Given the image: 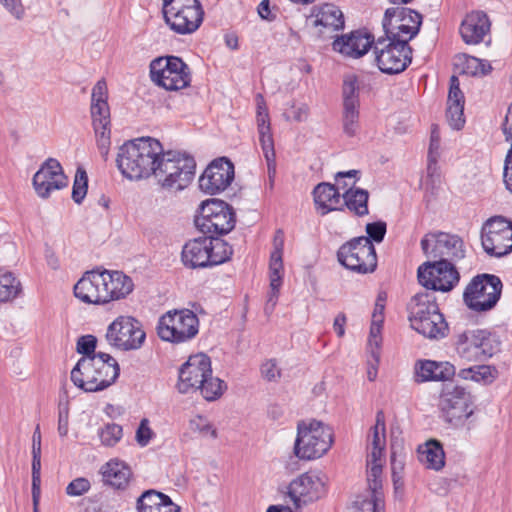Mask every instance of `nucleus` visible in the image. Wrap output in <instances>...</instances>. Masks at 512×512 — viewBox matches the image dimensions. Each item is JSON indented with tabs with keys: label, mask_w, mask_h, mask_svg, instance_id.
<instances>
[{
	"label": "nucleus",
	"mask_w": 512,
	"mask_h": 512,
	"mask_svg": "<svg viewBox=\"0 0 512 512\" xmlns=\"http://www.w3.org/2000/svg\"><path fill=\"white\" fill-rule=\"evenodd\" d=\"M161 154L162 145L158 140L151 137L133 139L119 147L117 167L127 179L148 178L155 172V165Z\"/></svg>",
	"instance_id": "f257e3e1"
},
{
	"label": "nucleus",
	"mask_w": 512,
	"mask_h": 512,
	"mask_svg": "<svg viewBox=\"0 0 512 512\" xmlns=\"http://www.w3.org/2000/svg\"><path fill=\"white\" fill-rule=\"evenodd\" d=\"M119 372L117 361L111 355L99 352L92 357L80 358L71 371V380L85 392H96L113 384Z\"/></svg>",
	"instance_id": "f03ea898"
},
{
	"label": "nucleus",
	"mask_w": 512,
	"mask_h": 512,
	"mask_svg": "<svg viewBox=\"0 0 512 512\" xmlns=\"http://www.w3.org/2000/svg\"><path fill=\"white\" fill-rule=\"evenodd\" d=\"M408 310L410 325L419 334L430 339L445 337L447 324L432 294H416L411 299Z\"/></svg>",
	"instance_id": "7ed1b4c3"
},
{
	"label": "nucleus",
	"mask_w": 512,
	"mask_h": 512,
	"mask_svg": "<svg viewBox=\"0 0 512 512\" xmlns=\"http://www.w3.org/2000/svg\"><path fill=\"white\" fill-rule=\"evenodd\" d=\"M332 444L333 431L328 425L315 419L298 422L293 452L299 460L318 459L328 452Z\"/></svg>",
	"instance_id": "20e7f679"
},
{
	"label": "nucleus",
	"mask_w": 512,
	"mask_h": 512,
	"mask_svg": "<svg viewBox=\"0 0 512 512\" xmlns=\"http://www.w3.org/2000/svg\"><path fill=\"white\" fill-rule=\"evenodd\" d=\"M195 167L196 163L192 156L179 151L164 152L162 150L153 176L164 188L182 190L193 180Z\"/></svg>",
	"instance_id": "39448f33"
},
{
	"label": "nucleus",
	"mask_w": 512,
	"mask_h": 512,
	"mask_svg": "<svg viewBox=\"0 0 512 512\" xmlns=\"http://www.w3.org/2000/svg\"><path fill=\"white\" fill-rule=\"evenodd\" d=\"M198 331V317L189 309L168 311L159 318L157 324L160 339L175 344L190 341Z\"/></svg>",
	"instance_id": "423d86ee"
},
{
	"label": "nucleus",
	"mask_w": 512,
	"mask_h": 512,
	"mask_svg": "<svg viewBox=\"0 0 512 512\" xmlns=\"http://www.w3.org/2000/svg\"><path fill=\"white\" fill-rule=\"evenodd\" d=\"M503 284L501 279L493 274L475 276L465 288L463 300L467 307L476 312H486L498 303Z\"/></svg>",
	"instance_id": "0eeeda50"
},
{
	"label": "nucleus",
	"mask_w": 512,
	"mask_h": 512,
	"mask_svg": "<svg viewBox=\"0 0 512 512\" xmlns=\"http://www.w3.org/2000/svg\"><path fill=\"white\" fill-rule=\"evenodd\" d=\"M235 213L226 202L210 199L201 203L195 218L196 227L209 236L225 235L235 226Z\"/></svg>",
	"instance_id": "6e6552de"
},
{
	"label": "nucleus",
	"mask_w": 512,
	"mask_h": 512,
	"mask_svg": "<svg viewBox=\"0 0 512 512\" xmlns=\"http://www.w3.org/2000/svg\"><path fill=\"white\" fill-rule=\"evenodd\" d=\"M439 408L442 419L453 428L463 427L473 415V400L463 387L446 384L441 392Z\"/></svg>",
	"instance_id": "1a4fd4ad"
},
{
	"label": "nucleus",
	"mask_w": 512,
	"mask_h": 512,
	"mask_svg": "<svg viewBox=\"0 0 512 512\" xmlns=\"http://www.w3.org/2000/svg\"><path fill=\"white\" fill-rule=\"evenodd\" d=\"M163 14L170 28L184 35L199 28L204 12L198 0H164Z\"/></svg>",
	"instance_id": "9d476101"
},
{
	"label": "nucleus",
	"mask_w": 512,
	"mask_h": 512,
	"mask_svg": "<svg viewBox=\"0 0 512 512\" xmlns=\"http://www.w3.org/2000/svg\"><path fill=\"white\" fill-rule=\"evenodd\" d=\"M151 80L166 90H180L191 82L188 65L176 56H161L150 63Z\"/></svg>",
	"instance_id": "9b49d317"
},
{
	"label": "nucleus",
	"mask_w": 512,
	"mask_h": 512,
	"mask_svg": "<svg viewBox=\"0 0 512 512\" xmlns=\"http://www.w3.org/2000/svg\"><path fill=\"white\" fill-rule=\"evenodd\" d=\"M421 23L422 16L418 12L397 6L386 9L382 26L386 38L409 45L408 42L419 32Z\"/></svg>",
	"instance_id": "f8f14e48"
},
{
	"label": "nucleus",
	"mask_w": 512,
	"mask_h": 512,
	"mask_svg": "<svg viewBox=\"0 0 512 512\" xmlns=\"http://www.w3.org/2000/svg\"><path fill=\"white\" fill-rule=\"evenodd\" d=\"M108 91L104 79L99 80L92 89L91 116L96 136L97 147L103 158L110 148V109L107 102Z\"/></svg>",
	"instance_id": "ddd939ff"
},
{
	"label": "nucleus",
	"mask_w": 512,
	"mask_h": 512,
	"mask_svg": "<svg viewBox=\"0 0 512 512\" xmlns=\"http://www.w3.org/2000/svg\"><path fill=\"white\" fill-rule=\"evenodd\" d=\"M457 355L466 362H483L499 349V342L488 331L466 330L457 336Z\"/></svg>",
	"instance_id": "4468645a"
},
{
	"label": "nucleus",
	"mask_w": 512,
	"mask_h": 512,
	"mask_svg": "<svg viewBox=\"0 0 512 512\" xmlns=\"http://www.w3.org/2000/svg\"><path fill=\"white\" fill-rule=\"evenodd\" d=\"M146 339V333L139 320L132 316H119L107 328L106 340L121 351L140 349Z\"/></svg>",
	"instance_id": "2eb2a0df"
},
{
	"label": "nucleus",
	"mask_w": 512,
	"mask_h": 512,
	"mask_svg": "<svg viewBox=\"0 0 512 512\" xmlns=\"http://www.w3.org/2000/svg\"><path fill=\"white\" fill-rule=\"evenodd\" d=\"M337 257L343 266L358 273L372 272L377 265L375 247L365 236L355 238L342 245L338 250Z\"/></svg>",
	"instance_id": "dca6fc26"
},
{
	"label": "nucleus",
	"mask_w": 512,
	"mask_h": 512,
	"mask_svg": "<svg viewBox=\"0 0 512 512\" xmlns=\"http://www.w3.org/2000/svg\"><path fill=\"white\" fill-rule=\"evenodd\" d=\"M375 62L381 72L398 74L404 71L412 60L409 45H403L386 37H379L373 45Z\"/></svg>",
	"instance_id": "f3484780"
},
{
	"label": "nucleus",
	"mask_w": 512,
	"mask_h": 512,
	"mask_svg": "<svg viewBox=\"0 0 512 512\" xmlns=\"http://www.w3.org/2000/svg\"><path fill=\"white\" fill-rule=\"evenodd\" d=\"M423 253L434 261L452 263L465 257V245L461 237L445 232L428 233L421 240Z\"/></svg>",
	"instance_id": "a211bd4d"
},
{
	"label": "nucleus",
	"mask_w": 512,
	"mask_h": 512,
	"mask_svg": "<svg viewBox=\"0 0 512 512\" xmlns=\"http://www.w3.org/2000/svg\"><path fill=\"white\" fill-rule=\"evenodd\" d=\"M481 242L491 256L502 257L512 252V221L504 216L489 218L482 227Z\"/></svg>",
	"instance_id": "6ab92c4d"
},
{
	"label": "nucleus",
	"mask_w": 512,
	"mask_h": 512,
	"mask_svg": "<svg viewBox=\"0 0 512 512\" xmlns=\"http://www.w3.org/2000/svg\"><path fill=\"white\" fill-rule=\"evenodd\" d=\"M455 266L447 261L426 262L418 268V281L427 289L448 292L459 282Z\"/></svg>",
	"instance_id": "aec40b11"
},
{
	"label": "nucleus",
	"mask_w": 512,
	"mask_h": 512,
	"mask_svg": "<svg viewBox=\"0 0 512 512\" xmlns=\"http://www.w3.org/2000/svg\"><path fill=\"white\" fill-rule=\"evenodd\" d=\"M257 129L259 141L263 150L264 157L267 162L268 182L266 188L273 190L276 175V161L274 151V141L271 133L270 118L268 108L262 95H257Z\"/></svg>",
	"instance_id": "412c9836"
},
{
	"label": "nucleus",
	"mask_w": 512,
	"mask_h": 512,
	"mask_svg": "<svg viewBox=\"0 0 512 512\" xmlns=\"http://www.w3.org/2000/svg\"><path fill=\"white\" fill-rule=\"evenodd\" d=\"M210 374H212L210 358L203 353L192 355L179 370L177 388L180 393L197 391Z\"/></svg>",
	"instance_id": "4be33fe9"
},
{
	"label": "nucleus",
	"mask_w": 512,
	"mask_h": 512,
	"mask_svg": "<svg viewBox=\"0 0 512 512\" xmlns=\"http://www.w3.org/2000/svg\"><path fill=\"white\" fill-rule=\"evenodd\" d=\"M32 183L39 197L48 198L52 192L65 188L68 178L60 162L55 158H48L34 174Z\"/></svg>",
	"instance_id": "5701e85b"
},
{
	"label": "nucleus",
	"mask_w": 512,
	"mask_h": 512,
	"mask_svg": "<svg viewBox=\"0 0 512 512\" xmlns=\"http://www.w3.org/2000/svg\"><path fill=\"white\" fill-rule=\"evenodd\" d=\"M107 282H105L104 269L87 271L74 285V295L84 303H108Z\"/></svg>",
	"instance_id": "b1692460"
},
{
	"label": "nucleus",
	"mask_w": 512,
	"mask_h": 512,
	"mask_svg": "<svg viewBox=\"0 0 512 512\" xmlns=\"http://www.w3.org/2000/svg\"><path fill=\"white\" fill-rule=\"evenodd\" d=\"M234 179V166L225 159L213 161L199 178L200 189L210 195L224 191Z\"/></svg>",
	"instance_id": "393cba45"
},
{
	"label": "nucleus",
	"mask_w": 512,
	"mask_h": 512,
	"mask_svg": "<svg viewBox=\"0 0 512 512\" xmlns=\"http://www.w3.org/2000/svg\"><path fill=\"white\" fill-rule=\"evenodd\" d=\"M289 496L296 506L320 499L325 494V482L317 473H304L289 485Z\"/></svg>",
	"instance_id": "a878e982"
},
{
	"label": "nucleus",
	"mask_w": 512,
	"mask_h": 512,
	"mask_svg": "<svg viewBox=\"0 0 512 512\" xmlns=\"http://www.w3.org/2000/svg\"><path fill=\"white\" fill-rule=\"evenodd\" d=\"M490 27L491 23L486 13L472 11L466 14L462 20L459 32L466 44L476 45L483 41L490 31Z\"/></svg>",
	"instance_id": "bb28decb"
},
{
	"label": "nucleus",
	"mask_w": 512,
	"mask_h": 512,
	"mask_svg": "<svg viewBox=\"0 0 512 512\" xmlns=\"http://www.w3.org/2000/svg\"><path fill=\"white\" fill-rule=\"evenodd\" d=\"M374 43V37L370 34L353 31L334 40L333 49L344 56L359 58L373 48Z\"/></svg>",
	"instance_id": "cd10ccee"
},
{
	"label": "nucleus",
	"mask_w": 512,
	"mask_h": 512,
	"mask_svg": "<svg viewBox=\"0 0 512 512\" xmlns=\"http://www.w3.org/2000/svg\"><path fill=\"white\" fill-rule=\"evenodd\" d=\"M211 238L199 237L188 241L182 249V261L189 268H204L210 266L209 247Z\"/></svg>",
	"instance_id": "c85d7f7f"
},
{
	"label": "nucleus",
	"mask_w": 512,
	"mask_h": 512,
	"mask_svg": "<svg viewBox=\"0 0 512 512\" xmlns=\"http://www.w3.org/2000/svg\"><path fill=\"white\" fill-rule=\"evenodd\" d=\"M455 375V367L449 362L431 360L420 361L415 366V380L418 383L427 381H447Z\"/></svg>",
	"instance_id": "c756f323"
},
{
	"label": "nucleus",
	"mask_w": 512,
	"mask_h": 512,
	"mask_svg": "<svg viewBox=\"0 0 512 512\" xmlns=\"http://www.w3.org/2000/svg\"><path fill=\"white\" fill-rule=\"evenodd\" d=\"M138 512H180L171 498L156 490H147L137 499Z\"/></svg>",
	"instance_id": "7c9ffc66"
},
{
	"label": "nucleus",
	"mask_w": 512,
	"mask_h": 512,
	"mask_svg": "<svg viewBox=\"0 0 512 512\" xmlns=\"http://www.w3.org/2000/svg\"><path fill=\"white\" fill-rule=\"evenodd\" d=\"M103 481L116 489H124L128 485L132 472L130 467L119 459H111L101 467Z\"/></svg>",
	"instance_id": "2f4dec72"
},
{
	"label": "nucleus",
	"mask_w": 512,
	"mask_h": 512,
	"mask_svg": "<svg viewBox=\"0 0 512 512\" xmlns=\"http://www.w3.org/2000/svg\"><path fill=\"white\" fill-rule=\"evenodd\" d=\"M312 194L314 203L321 215L340 209L341 195L334 185L327 182L319 183L313 189Z\"/></svg>",
	"instance_id": "473e14b6"
},
{
	"label": "nucleus",
	"mask_w": 512,
	"mask_h": 512,
	"mask_svg": "<svg viewBox=\"0 0 512 512\" xmlns=\"http://www.w3.org/2000/svg\"><path fill=\"white\" fill-rule=\"evenodd\" d=\"M105 282H107L108 303L128 296L134 288L132 279L121 271L104 269Z\"/></svg>",
	"instance_id": "72a5a7b5"
},
{
	"label": "nucleus",
	"mask_w": 512,
	"mask_h": 512,
	"mask_svg": "<svg viewBox=\"0 0 512 512\" xmlns=\"http://www.w3.org/2000/svg\"><path fill=\"white\" fill-rule=\"evenodd\" d=\"M314 17V25L321 26L328 32H335L344 28L343 13L334 4L322 5L317 9Z\"/></svg>",
	"instance_id": "f704fd0d"
},
{
	"label": "nucleus",
	"mask_w": 512,
	"mask_h": 512,
	"mask_svg": "<svg viewBox=\"0 0 512 512\" xmlns=\"http://www.w3.org/2000/svg\"><path fill=\"white\" fill-rule=\"evenodd\" d=\"M419 460L427 468L439 471L445 465V453L441 443L437 440H429L424 446L419 447Z\"/></svg>",
	"instance_id": "c9c22d12"
},
{
	"label": "nucleus",
	"mask_w": 512,
	"mask_h": 512,
	"mask_svg": "<svg viewBox=\"0 0 512 512\" xmlns=\"http://www.w3.org/2000/svg\"><path fill=\"white\" fill-rule=\"evenodd\" d=\"M454 65L461 74L470 76H485L492 69L487 61L467 54L456 56Z\"/></svg>",
	"instance_id": "e433bc0d"
},
{
	"label": "nucleus",
	"mask_w": 512,
	"mask_h": 512,
	"mask_svg": "<svg viewBox=\"0 0 512 512\" xmlns=\"http://www.w3.org/2000/svg\"><path fill=\"white\" fill-rule=\"evenodd\" d=\"M385 444V416L383 411H378L375 425L371 428L370 452L368 457L374 460L382 458Z\"/></svg>",
	"instance_id": "4c0bfd02"
},
{
	"label": "nucleus",
	"mask_w": 512,
	"mask_h": 512,
	"mask_svg": "<svg viewBox=\"0 0 512 512\" xmlns=\"http://www.w3.org/2000/svg\"><path fill=\"white\" fill-rule=\"evenodd\" d=\"M345 206L357 216L368 214L369 194L361 188H350L343 194Z\"/></svg>",
	"instance_id": "58836bf2"
},
{
	"label": "nucleus",
	"mask_w": 512,
	"mask_h": 512,
	"mask_svg": "<svg viewBox=\"0 0 512 512\" xmlns=\"http://www.w3.org/2000/svg\"><path fill=\"white\" fill-rule=\"evenodd\" d=\"M384 494L365 491L354 501L351 512H384Z\"/></svg>",
	"instance_id": "ea45409f"
},
{
	"label": "nucleus",
	"mask_w": 512,
	"mask_h": 512,
	"mask_svg": "<svg viewBox=\"0 0 512 512\" xmlns=\"http://www.w3.org/2000/svg\"><path fill=\"white\" fill-rule=\"evenodd\" d=\"M383 459H371L370 457L367 458V484L368 489L366 491L368 492H380L381 494H384L383 492Z\"/></svg>",
	"instance_id": "a19ab883"
},
{
	"label": "nucleus",
	"mask_w": 512,
	"mask_h": 512,
	"mask_svg": "<svg viewBox=\"0 0 512 512\" xmlns=\"http://www.w3.org/2000/svg\"><path fill=\"white\" fill-rule=\"evenodd\" d=\"M20 292V281L11 272L0 270V302L12 301Z\"/></svg>",
	"instance_id": "79ce46f5"
},
{
	"label": "nucleus",
	"mask_w": 512,
	"mask_h": 512,
	"mask_svg": "<svg viewBox=\"0 0 512 512\" xmlns=\"http://www.w3.org/2000/svg\"><path fill=\"white\" fill-rule=\"evenodd\" d=\"M211 238V244L209 247L210 266L220 265L228 261L233 253L232 247L222 239L209 236Z\"/></svg>",
	"instance_id": "37998d69"
},
{
	"label": "nucleus",
	"mask_w": 512,
	"mask_h": 512,
	"mask_svg": "<svg viewBox=\"0 0 512 512\" xmlns=\"http://www.w3.org/2000/svg\"><path fill=\"white\" fill-rule=\"evenodd\" d=\"M270 270V290L267 295L265 304V313L271 314L277 304L279 297V290L282 285V271L283 269H269Z\"/></svg>",
	"instance_id": "c03bdc74"
},
{
	"label": "nucleus",
	"mask_w": 512,
	"mask_h": 512,
	"mask_svg": "<svg viewBox=\"0 0 512 512\" xmlns=\"http://www.w3.org/2000/svg\"><path fill=\"white\" fill-rule=\"evenodd\" d=\"M226 388L224 381L210 374L205 378L203 384H200L198 390L207 401H214L223 394Z\"/></svg>",
	"instance_id": "a18cd8bd"
},
{
	"label": "nucleus",
	"mask_w": 512,
	"mask_h": 512,
	"mask_svg": "<svg viewBox=\"0 0 512 512\" xmlns=\"http://www.w3.org/2000/svg\"><path fill=\"white\" fill-rule=\"evenodd\" d=\"M359 117H360V107L343 106L342 128H343V132L347 136L353 137L359 131V127H360Z\"/></svg>",
	"instance_id": "49530a36"
},
{
	"label": "nucleus",
	"mask_w": 512,
	"mask_h": 512,
	"mask_svg": "<svg viewBox=\"0 0 512 512\" xmlns=\"http://www.w3.org/2000/svg\"><path fill=\"white\" fill-rule=\"evenodd\" d=\"M343 106H356L360 107L359 100V85L357 78L354 75H349L344 78L342 86Z\"/></svg>",
	"instance_id": "de8ad7c7"
},
{
	"label": "nucleus",
	"mask_w": 512,
	"mask_h": 512,
	"mask_svg": "<svg viewBox=\"0 0 512 512\" xmlns=\"http://www.w3.org/2000/svg\"><path fill=\"white\" fill-rule=\"evenodd\" d=\"M494 369L488 365H479L463 369L461 374L464 379H470L475 382L489 383L494 379Z\"/></svg>",
	"instance_id": "09e8293b"
},
{
	"label": "nucleus",
	"mask_w": 512,
	"mask_h": 512,
	"mask_svg": "<svg viewBox=\"0 0 512 512\" xmlns=\"http://www.w3.org/2000/svg\"><path fill=\"white\" fill-rule=\"evenodd\" d=\"M88 189V176L82 167H78L76 170L73 188H72V199L80 204L87 194Z\"/></svg>",
	"instance_id": "8fccbe9b"
},
{
	"label": "nucleus",
	"mask_w": 512,
	"mask_h": 512,
	"mask_svg": "<svg viewBox=\"0 0 512 512\" xmlns=\"http://www.w3.org/2000/svg\"><path fill=\"white\" fill-rule=\"evenodd\" d=\"M191 431L199 433L203 437H217V431L209 420L201 415H196L189 421Z\"/></svg>",
	"instance_id": "3c124183"
},
{
	"label": "nucleus",
	"mask_w": 512,
	"mask_h": 512,
	"mask_svg": "<svg viewBox=\"0 0 512 512\" xmlns=\"http://www.w3.org/2000/svg\"><path fill=\"white\" fill-rule=\"evenodd\" d=\"M122 427L115 423L106 424L100 431L99 437L103 445L114 446L122 438Z\"/></svg>",
	"instance_id": "603ef678"
},
{
	"label": "nucleus",
	"mask_w": 512,
	"mask_h": 512,
	"mask_svg": "<svg viewBox=\"0 0 512 512\" xmlns=\"http://www.w3.org/2000/svg\"><path fill=\"white\" fill-rule=\"evenodd\" d=\"M383 323H377L376 321H371L370 334L368 339V346L370 348L371 357L374 359L375 363L379 362V348L382 342L381 330Z\"/></svg>",
	"instance_id": "864d4df0"
},
{
	"label": "nucleus",
	"mask_w": 512,
	"mask_h": 512,
	"mask_svg": "<svg viewBox=\"0 0 512 512\" xmlns=\"http://www.w3.org/2000/svg\"><path fill=\"white\" fill-rule=\"evenodd\" d=\"M274 250L270 256L269 269H283V248H284V235L281 230H278L274 236Z\"/></svg>",
	"instance_id": "5fc2aeb1"
},
{
	"label": "nucleus",
	"mask_w": 512,
	"mask_h": 512,
	"mask_svg": "<svg viewBox=\"0 0 512 512\" xmlns=\"http://www.w3.org/2000/svg\"><path fill=\"white\" fill-rule=\"evenodd\" d=\"M447 119L449 122V125L455 129L460 130L464 124V104H447Z\"/></svg>",
	"instance_id": "6e6d98bb"
},
{
	"label": "nucleus",
	"mask_w": 512,
	"mask_h": 512,
	"mask_svg": "<svg viewBox=\"0 0 512 512\" xmlns=\"http://www.w3.org/2000/svg\"><path fill=\"white\" fill-rule=\"evenodd\" d=\"M96 345L97 338L95 336H81L77 341V352L83 354V357H92V355H97V353H95Z\"/></svg>",
	"instance_id": "4d7b16f0"
},
{
	"label": "nucleus",
	"mask_w": 512,
	"mask_h": 512,
	"mask_svg": "<svg viewBox=\"0 0 512 512\" xmlns=\"http://www.w3.org/2000/svg\"><path fill=\"white\" fill-rule=\"evenodd\" d=\"M91 485L88 479L79 477L71 481L66 487V493L69 496H81L89 491Z\"/></svg>",
	"instance_id": "13d9d810"
},
{
	"label": "nucleus",
	"mask_w": 512,
	"mask_h": 512,
	"mask_svg": "<svg viewBox=\"0 0 512 512\" xmlns=\"http://www.w3.org/2000/svg\"><path fill=\"white\" fill-rule=\"evenodd\" d=\"M366 232L368 234L369 240L372 242H381L386 234V223L383 221H377L373 223H368L366 225Z\"/></svg>",
	"instance_id": "bf43d9fd"
},
{
	"label": "nucleus",
	"mask_w": 512,
	"mask_h": 512,
	"mask_svg": "<svg viewBox=\"0 0 512 512\" xmlns=\"http://www.w3.org/2000/svg\"><path fill=\"white\" fill-rule=\"evenodd\" d=\"M464 95L460 90V83L457 76L453 75L450 78V88L448 93L447 104H464Z\"/></svg>",
	"instance_id": "052dcab7"
},
{
	"label": "nucleus",
	"mask_w": 512,
	"mask_h": 512,
	"mask_svg": "<svg viewBox=\"0 0 512 512\" xmlns=\"http://www.w3.org/2000/svg\"><path fill=\"white\" fill-rule=\"evenodd\" d=\"M40 470H41V454H32V487H33V500L37 504L36 490L39 491L40 485Z\"/></svg>",
	"instance_id": "680f3d73"
},
{
	"label": "nucleus",
	"mask_w": 512,
	"mask_h": 512,
	"mask_svg": "<svg viewBox=\"0 0 512 512\" xmlns=\"http://www.w3.org/2000/svg\"><path fill=\"white\" fill-rule=\"evenodd\" d=\"M261 374L268 381H275L281 376L280 369L274 359H269L262 364Z\"/></svg>",
	"instance_id": "e2e57ef3"
},
{
	"label": "nucleus",
	"mask_w": 512,
	"mask_h": 512,
	"mask_svg": "<svg viewBox=\"0 0 512 512\" xmlns=\"http://www.w3.org/2000/svg\"><path fill=\"white\" fill-rule=\"evenodd\" d=\"M152 435L153 432L149 427V421L147 419H142L136 431L137 443L142 447L146 446L151 440Z\"/></svg>",
	"instance_id": "0e129e2a"
},
{
	"label": "nucleus",
	"mask_w": 512,
	"mask_h": 512,
	"mask_svg": "<svg viewBox=\"0 0 512 512\" xmlns=\"http://www.w3.org/2000/svg\"><path fill=\"white\" fill-rule=\"evenodd\" d=\"M309 108L306 104L299 106L292 105L291 108L285 113L287 119H293L297 122L305 121L308 118Z\"/></svg>",
	"instance_id": "69168bd1"
},
{
	"label": "nucleus",
	"mask_w": 512,
	"mask_h": 512,
	"mask_svg": "<svg viewBox=\"0 0 512 512\" xmlns=\"http://www.w3.org/2000/svg\"><path fill=\"white\" fill-rule=\"evenodd\" d=\"M511 143V147L506 155L504 169H503V179L506 185V188L512 193V140H507Z\"/></svg>",
	"instance_id": "338daca9"
},
{
	"label": "nucleus",
	"mask_w": 512,
	"mask_h": 512,
	"mask_svg": "<svg viewBox=\"0 0 512 512\" xmlns=\"http://www.w3.org/2000/svg\"><path fill=\"white\" fill-rule=\"evenodd\" d=\"M0 3L10 12L15 18L22 19L25 14V9L21 0H0Z\"/></svg>",
	"instance_id": "774afa93"
}]
</instances>
